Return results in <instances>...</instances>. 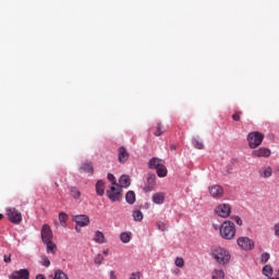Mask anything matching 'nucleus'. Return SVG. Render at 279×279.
<instances>
[{
	"instance_id": "6ab92c4d",
	"label": "nucleus",
	"mask_w": 279,
	"mask_h": 279,
	"mask_svg": "<svg viewBox=\"0 0 279 279\" xmlns=\"http://www.w3.org/2000/svg\"><path fill=\"white\" fill-rule=\"evenodd\" d=\"M153 204H157L158 206L165 204V192H157L153 194Z\"/></svg>"
},
{
	"instance_id": "58836bf2",
	"label": "nucleus",
	"mask_w": 279,
	"mask_h": 279,
	"mask_svg": "<svg viewBox=\"0 0 279 279\" xmlns=\"http://www.w3.org/2000/svg\"><path fill=\"white\" fill-rule=\"evenodd\" d=\"M275 236H279V222L275 223L272 227Z\"/></svg>"
},
{
	"instance_id": "2f4dec72",
	"label": "nucleus",
	"mask_w": 279,
	"mask_h": 279,
	"mask_svg": "<svg viewBox=\"0 0 279 279\" xmlns=\"http://www.w3.org/2000/svg\"><path fill=\"white\" fill-rule=\"evenodd\" d=\"M41 260H40V265L43 267H50L51 266V260H49V257H47V255H41Z\"/></svg>"
},
{
	"instance_id": "dca6fc26",
	"label": "nucleus",
	"mask_w": 279,
	"mask_h": 279,
	"mask_svg": "<svg viewBox=\"0 0 279 279\" xmlns=\"http://www.w3.org/2000/svg\"><path fill=\"white\" fill-rule=\"evenodd\" d=\"M258 173H259V178L267 180V179L271 178V175H274V169H271L270 166H265V167L260 168Z\"/></svg>"
},
{
	"instance_id": "39448f33",
	"label": "nucleus",
	"mask_w": 279,
	"mask_h": 279,
	"mask_svg": "<svg viewBox=\"0 0 279 279\" xmlns=\"http://www.w3.org/2000/svg\"><path fill=\"white\" fill-rule=\"evenodd\" d=\"M214 213L217 217H220V219H228L232 214V206L228 203L218 204L215 207Z\"/></svg>"
},
{
	"instance_id": "4468645a",
	"label": "nucleus",
	"mask_w": 279,
	"mask_h": 279,
	"mask_svg": "<svg viewBox=\"0 0 279 279\" xmlns=\"http://www.w3.org/2000/svg\"><path fill=\"white\" fill-rule=\"evenodd\" d=\"M73 221L77 226H80V228H84L88 226V223H90V218H88V216L86 215H78V216H74Z\"/></svg>"
},
{
	"instance_id": "f704fd0d",
	"label": "nucleus",
	"mask_w": 279,
	"mask_h": 279,
	"mask_svg": "<svg viewBox=\"0 0 279 279\" xmlns=\"http://www.w3.org/2000/svg\"><path fill=\"white\" fill-rule=\"evenodd\" d=\"M174 265L177 266V267H184V258H182V257H177L175 258V260H174Z\"/></svg>"
},
{
	"instance_id": "0eeeda50",
	"label": "nucleus",
	"mask_w": 279,
	"mask_h": 279,
	"mask_svg": "<svg viewBox=\"0 0 279 279\" xmlns=\"http://www.w3.org/2000/svg\"><path fill=\"white\" fill-rule=\"evenodd\" d=\"M7 217L11 223L19 225L21 221H23V215H21L16 208H8Z\"/></svg>"
},
{
	"instance_id": "7c9ffc66",
	"label": "nucleus",
	"mask_w": 279,
	"mask_h": 279,
	"mask_svg": "<svg viewBox=\"0 0 279 279\" xmlns=\"http://www.w3.org/2000/svg\"><path fill=\"white\" fill-rule=\"evenodd\" d=\"M192 145L196 149H203L204 148V143H202V141H199V137H194L193 141H192Z\"/></svg>"
},
{
	"instance_id": "9d476101",
	"label": "nucleus",
	"mask_w": 279,
	"mask_h": 279,
	"mask_svg": "<svg viewBox=\"0 0 279 279\" xmlns=\"http://www.w3.org/2000/svg\"><path fill=\"white\" fill-rule=\"evenodd\" d=\"M53 239V231H51V227L49 225H44L41 228V241L43 243L47 241H52Z\"/></svg>"
},
{
	"instance_id": "c756f323",
	"label": "nucleus",
	"mask_w": 279,
	"mask_h": 279,
	"mask_svg": "<svg viewBox=\"0 0 279 279\" xmlns=\"http://www.w3.org/2000/svg\"><path fill=\"white\" fill-rule=\"evenodd\" d=\"M132 217H133L134 221L138 222L144 218V215H143V211L136 209V210H133Z\"/></svg>"
},
{
	"instance_id": "7ed1b4c3",
	"label": "nucleus",
	"mask_w": 279,
	"mask_h": 279,
	"mask_svg": "<svg viewBox=\"0 0 279 279\" xmlns=\"http://www.w3.org/2000/svg\"><path fill=\"white\" fill-rule=\"evenodd\" d=\"M246 141L250 149H258L265 141V134L258 131H253L246 135Z\"/></svg>"
},
{
	"instance_id": "a18cd8bd",
	"label": "nucleus",
	"mask_w": 279,
	"mask_h": 279,
	"mask_svg": "<svg viewBox=\"0 0 279 279\" xmlns=\"http://www.w3.org/2000/svg\"><path fill=\"white\" fill-rule=\"evenodd\" d=\"M36 279H47V277H45V275H37Z\"/></svg>"
},
{
	"instance_id": "20e7f679",
	"label": "nucleus",
	"mask_w": 279,
	"mask_h": 279,
	"mask_svg": "<svg viewBox=\"0 0 279 279\" xmlns=\"http://www.w3.org/2000/svg\"><path fill=\"white\" fill-rule=\"evenodd\" d=\"M107 197L110 202H121L123 199V190L119 184L110 185L107 190Z\"/></svg>"
},
{
	"instance_id": "f03ea898",
	"label": "nucleus",
	"mask_w": 279,
	"mask_h": 279,
	"mask_svg": "<svg viewBox=\"0 0 279 279\" xmlns=\"http://www.w3.org/2000/svg\"><path fill=\"white\" fill-rule=\"evenodd\" d=\"M220 236L227 241H232V239L236 236V227L234 226V222L230 220L223 221L220 226Z\"/></svg>"
},
{
	"instance_id": "412c9836",
	"label": "nucleus",
	"mask_w": 279,
	"mask_h": 279,
	"mask_svg": "<svg viewBox=\"0 0 279 279\" xmlns=\"http://www.w3.org/2000/svg\"><path fill=\"white\" fill-rule=\"evenodd\" d=\"M44 243H45V245L47 247V250H46L47 254H54L56 250H58V246L51 240H48V241H46Z\"/></svg>"
},
{
	"instance_id": "bb28decb",
	"label": "nucleus",
	"mask_w": 279,
	"mask_h": 279,
	"mask_svg": "<svg viewBox=\"0 0 279 279\" xmlns=\"http://www.w3.org/2000/svg\"><path fill=\"white\" fill-rule=\"evenodd\" d=\"M120 241H122L123 243H130V241H132V232H122L120 234Z\"/></svg>"
},
{
	"instance_id": "a878e982",
	"label": "nucleus",
	"mask_w": 279,
	"mask_h": 279,
	"mask_svg": "<svg viewBox=\"0 0 279 279\" xmlns=\"http://www.w3.org/2000/svg\"><path fill=\"white\" fill-rule=\"evenodd\" d=\"M226 278V272H223V269H215L211 272V279H223Z\"/></svg>"
},
{
	"instance_id": "c9c22d12",
	"label": "nucleus",
	"mask_w": 279,
	"mask_h": 279,
	"mask_svg": "<svg viewBox=\"0 0 279 279\" xmlns=\"http://www.w3.org/2000/svg\"><path fill=\"white\" fill-rule=\"evenodd\" d=\"M162 132H163L162 124L158 123L157 124V130L155 132V136H162Z\"/></svg>"
},
{
	"instance_id": "1a4fd4ad",
	"label": "nucleus",
	"mask_w": 279,
	"mask_h": 279,
	"mask_svg": "<svg viewBox=\"0 0 279 279\" xmlns=\"http://www.w3.org/2000/svg\"><path fill=\"white\" fill-rule=\"evenodd\" d=\"M208 193L213 199H221L223 197V187L219 184H214L208 187Z\"/></svg>"
},
{
	"instance_id": "de8ad7c7",
	"label": "nucleus",
	"mask_w": 279,
	"mask_h": 279,
	"mask_svg": "<svg viewBox=\"0 0 279 279\" xmlns=\"http://www.w3.org/2000/svg\"><path fill=\"white\" fill-rule=\"evenodd\" d=\"M3 219V214H0V221Z\"/></svg>"
},
{
	"instance_id": "a19ab883",
	"label": "nucleus",
	"mask_w": 279,
	"mask_h": 279,
	"mask_svg": "<svg viewBox=\"0 0 279 279\" xmlns=\"http://www.w3.org/2000/svg\"><path fill=\"white\" fill-rule=\"evenodd\" d=\"M232 119H233V121H241V112H235V113L232 116Z\"/></svg>"
},
{
	"instance_id": "cd10ccee",
	"label": "nucleus",
	"mask_w": 279,
	"mask_h": 279,
	"mask_svg": "<svg viewBox=\"0 0 279 279\" xmlns=\"http://www.w3.org/2000/svg\"><path fill=\"white\" fill-rule=\"evenodd\" d=\"M263 274L266 276V278H271V276H274V268L271 265L264 266Z\"/></svg>"
},
{
	"instance_id": "423d86ee",
	"label": "nucleus",
	"mask_w": 279,
	"mask_h": 279,
	"mask_svg": "<svg viewBox=\"0 0 279 279\" xmlns=\"http://www.w3.org/2000/svg\"><path fill=\"white\" fill-rule=\"evenodd\" d=\"M252 158H271V150L265 146L254 148L251 153Z\"/></svg>"
},
{
	"instance_id": "ddd939ff",
	"label": "nucleus",
	"mask_w": 279,
	"mask_h": 279,
	"mask_svg": "<svg viewBox=\"0 0 279 279\" xmlns=\"http://www.w3.org/2000/svg\"><path fill=\"white\" fill-rule=\"evenodd\" d=\"M10 279H29V270L28 269H20L14 270L10 276Z\"/></svg>"
},
{
	"instance_id": "ea45409f",
	"label": "nucleus",
	"mask_w": 279,
	"mask_h": 279,
	"mask_svg": "<svg viewBox=\"0 0 279 279\" xmlns=\"http://www.w3.org/2000/svg\"><path fill=\"white\" fill-rule=\"evenodd\" d=\"M130 279H141V272L136 271V272L131 274Z\"/></svg>"
},
{
	"instance_id": "72a5a7b5",
	"label": "nucleus",
	"mask_w": 279,
	"mask_h": 279,
	"mask_svg": "<svg viewBox=\"0 0 279 279\" xmlns=\"http://www.w3.org/2000/svg\"><path fill=\"white\" fill-rule=\"evenodd\" d=\"M107 179L109 180V182H111V186H113L114 184H119L117 183V178H114V174L112 173H108Z\"/></svg>"
},
{
	"instance_id": "f3484780",
	"label": "nucleus",
	"mask_w": 279,
	"mask_h": 279,
	"mask_svg": "<svg viewBox=\"0 0 279 279\" xmlns=\"http://www.w3.org/2000/svg\"><path fill=\"white\" fill-rule=\"evenodd\" d=\"M165 165V160L157 158V157H153L149 161H148V167L149 169H156V171Z\"/></svg>"
},
{
	"instance_id": "c85d7f7f",
	"label": "nucleus",
	"mask_w": 279,
	"mask_h": 279,
	"mask_svg": "<svg viewBox=\"0 0 279 279\" xmlns=\"http://www.w3.org/2000/svg\"><path fill=\"white\" fill-rule=\"evenodd\" d=\"M167 166H165V163L157 170V175L158 178H167Z\"/></svg>"
},
{
	"instance_id": "393cba45",
	"label": "nucleus",
	"mask_w": 279,
	"mask_h": 279,
	"mask_svg": "<svg viewBox=\"0 0 279 279\" xmlns=\"http://www.w3.org/2000/svg\"><path fill=\"white\" fill-rule=\"evenodd\" d=\"M66 221H69V215L64 211L59 213V222L62 228H66Z\"/></svg>"
},
{
	"instance_id": "09e8293b",
	"label": "nucleus",
	"mask_w": 279,
	"mask_h": 279,
	"mask_svg": "<svg viewBox=\"0 0 279 279\" xmlns=\"http://www.w3.org/2000/svg\"><path fill=\"white\" fill-rule=\"evenodd\" d=\"M268 279H279V278H268Z\"/></svg>"
},
{
	"instance_id": "2eb2a0df",
	"label": "nucleus",
	"mask_w": 279,
	"mask_h": 279,
	"mask_svg": "<svg viewBox=\"0 0 279 279\" xmlns=\"http://www.w3.org/2000/svg\"><path fill=\"white\" fill-rule=\"evenodd\" d=\"M132 184V179L130 178V175L128 174H122L119 178V183L118 185L120 186V189H130V185Z\"/></svg>"
},
{
	"instance_id": "b1692460",
	"label": "nucleus",
	"mask_w": 279,
	"mask_h": 279,
	"mask_svg": "<svg viewBox=\"0 0 279 279\" xmlns=\"http://www.w3.org/2000/svg\"><path fill=\"white\" fill-rule=\"evenodd\" d=\"M125 202L130 205L134 204L136 202V194L134 191H129L125 195Z\"/></svg>"
},
{
	"instance_id": "6e6552de",
	"label": "nucleus",
	"mask_w": 279,
	"mask_h": 279,
	"mask_svg": "<svg viewBox=\"0 0 279 279\" xmlns=\"http://www.w3.org/2000/svg\"><path fill=\"white\" fill-rule=\"evenodd\" d=\"M238 245L239 247H241V250H244L245 252H251V250H254V240L247 236H241L238 239Z\"/></svg>"
},
{
	"instance_id": "c03bdc74",
	"label": "nucleus",
	"mask_w": 279,
	"mask_h": 279,
	"mask_svg": "<svg viewBox=\"0 0 279 279\" xmlns=\"http://www.w3.org/2000/svg\"><path fill=\"white\" fill-rule=\"evenodd\" d=\"M102 254H104L105 256H108V255L110 254V250H108V248L104 250V251H102Z\"/></svg>"
},
{
	"instance_id": "9b49d317",
	"label": "nucleus",
	"mask_w": 279,
	"mask_h": 279,
	"mask_svg": "<svg viewBox=\"0 0 279 279\" xmlns=\"http://www.w3.org/2000/svg\"><path fill=\"white\" fill-rule=\"evenodd\" d=\"M156 189V174H148L144 186L145 193H151Z\"/></svg>"
},
{
	"instance_id": "a211bd4d",
	"label": "nucleus",
	"mask_w": 279,
	"mask_h": 279,
	"mask_svg": "<svg viewBox=\"0 0 279 279\" xmlns=\"http://www.w3.org/2000/svg\"><path fill=\"white\" fill-rule=\"evenodd\" d=\"M95 189L96 195H98V197H104L106 194V183L102 180L96 182Z\"/></svg>"
},
{
	"instance_id": "4be33fe9",
	"label": "nucleus",
	"mask_w": 279,
	"mask_h": 279,
	"mask_svg": "<svg viewBox=\"0 0 279 279\" xmlns=\"http://www.w3.org/2000/svg\"><path fill=\"white\" fill-rule=\"evenodd\" d=\"M80 171L81 173H94V168H93V163L92 162H87V163H83L80 167Z\"/></svg>"
},
{
	"instance_id": "f8f14e48",
	"label": "nucleus",
	"mask_w": 279,
	"mask_h": 279,
	"mask_svg": "<svg viewBox=\"0 0 279 279\" xmlns=\"http://www.w3.org/2000/svg\"><path fill=\"white\" fill-rule=\"evenodd\" d=\"M118 160H119L120 165H125V162H128V160H130V153L128 151L126 147L121 146L118 149Z\"/></svg>"
},
{
	"instance_id": "f257e3e1",
	"label": "nucleus",
	"mask_w": 279,
	"mask_h": 279,
	"mask_svg": "<svg viewBox=\"0 0 279 279\" xmlns=\"http://www.w3.org/2000/svg\"><path fill=\"white\" fill-rule=\"evenodd\" d=\"M211 258L219 265H228L230 263V252L221 246L215 247L210 252Z\"/></svg>"
},
{
	"instance_id": "37998d69",
	"label": "nucleus",
	"mask_w": 279,
	"mask_h": 279,
	"mask_svg": "<svg viewBox=\"0 0 279 279\" xmlns=\"http://www.w3.org/2000/svg\"><path fill=\"white\" fill-rule=\"evenodd\" d=\"M157 226H158L159 230H162V226H165V223L162 221H159V222H157Z\"/></svg>"
},
{
	"instance_id": "aec40b11",
	"label": "nucleus",
	"mask_w": 279,
	"mask_h": 279,
	"mask_svg": "<svg viewBox=\"0 0 279 279\" xmlns=\"http://www.w3.org/2000/svg\"><path fill=\"white\" fill-rule=\"evenodd\" d=\"M94 241L99 245H104V243H107L106 235L101 231H96L94 233Z\"/></svg>"
},
{
	"instance_id": "4c0bfd02",
	"label": "nucleus",
	"mask_w": 279,
	"mask_h": 279,
	"mask_svg": "<svg viewBox=\"0 0 279 279\" xmlns=\"http://www.w3.org/2000/svg\"><path fill=\"white\" fill-rule=\"evenodd\" d=\"M231 219H233V221H235L238 226H243V220L241 219V217L232 216Z\"/></svg>"
},
{
	"instance_id": "49530a36",
	"label": "nucleus",
	"mask_w": 279,
	"mask_h": 279,
	"mask_svg": "<svg viewBox=\"0 0 279 279\" xmlns=\"http://www.w3.org/2000/svg\"><path fill=\"white\" fill-rule=\"evenodd\" d=\"M11 262H12V259L10 257L4 256V263H11Z\"/></svg>"
},
{
	"instance_id": "5701e85b",
	"label": "nucleus",
	"mask_w": 279,
	"mask_h": 279,
	"mask_svg": "<svg viewBox=\"0 0 279 279\" xmlns=\"http://www.w3.org/2000/svg\"><path fill=\"white\" fill-rule=\"evenodd\" d=\"M69 191L73 199H82V192H80V189H77L76 186H71Z\"/></svg>"
},
{
	"instance_id": "473e14b6",
	"label": "nucleus",
	"mask_w": 279,
	"mask_h": 279,
	"mask_svg": "<svg viewBox=\"0 0 279 279\" xmlns=\"http://www.w3.org/2000/svg\"><path fill=\"white\" fill-rule=\"evenodd\" d=\"M95 265H102L104 264V255L97 254L94 258Z\"/></svg>"
},
{
	"instance_id": "e433bc0d",
	"label": "nucleus",
	"mask_w": 279,
	"mask_h": 279,
	"mask_svg": "<svg viewBox=\"0 0 279 279\" xmlns=\"http://www.w3.org/2000/svg\"><path fill=\"white\" fill-rule=\"evenodd\" d=\"M269 258H271V255H269V253H264V254H262L260 262L267 263L269 260Z\"/></svg>"
},
{
	"instance_id": "79ce46f5",
	"label": "nucleus",
	"mask_w": 279,
	"mask_h": 279,
	"mask_svg": "<svg viewBox=\"0 0 279 279\" xmlns=\"http://www.w3.org/2000/svg\"><path fill=\"white\" fill-rule=\"evenodd\" d=\"M109 279H118L117 272L114 270L109 271Z\"/></svg>"
}]
</instances>
